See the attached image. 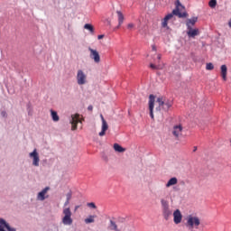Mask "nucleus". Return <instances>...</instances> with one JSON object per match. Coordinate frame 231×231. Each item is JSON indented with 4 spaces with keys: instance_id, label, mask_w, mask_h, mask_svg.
Instances as JSON below:
<instances>
[{
    "instance_id": "f257e3e1",
    "label": "nucleus",
    "mask_w": 231,
    "mask_h": 231,
    "mask_svg": "<svg viewBox=\"0 0 231 231\" xmlns=\"http://www.w3.org/2000/svg\"><path fill=\"white\" fill-rule=\"evenodd\" d=\"M185 7L181 5V3H180V0L176 3V9L172 11V13L167 14L162 21V27L166 28L169 30V21L173 19L174 15H178V17H187V13H180L181 10H183Z\"/></svg>"
},
{
    "instance_id": "f03ea898",
    "label": "nucleus",
    "mask_w": 231,
    "mask_h": 231,
    "mask_svg": "<svg viewBox=\"0 0 231 231\" xmlns=\"http://www.w3.org/2000/svg\"><path fill=\"white\" fill-rule=\"evenodd\" d=\"M185 226L189 228V230H198L199 228V226L201 225V219L198 216L195 215H188L185 217Z\"/></svg>"
},
{
    "instance_id": "7ed1b4c3",
    "label": "nucleus",
    "mask_w": 231,
    "mask_h": 231,
    "mask_svg": "<svg viewBox=\"0 0 231 231\" xmlns=\"http://www.w3.org/2000/svg\"><path fill=\"white\" fill-rule=\"evenodd\" d=\"M61 223L64 226H71L73 225V212L71 208L62 209Z\"/></svg>"
},
{
    "instance_id": "20e7f679",
    "label": "nucleus",
    "mask_w": 231,
    "mask_h": 231,
    "mask_svg": "<svg viewBox=\"0 0 231 231\" xmlns=\"http://www.w3.org/2000/svg\"><path fill=\"white\" fill-rule=\"evenodd\" d=\"M161 208L162 212V217L169 221V218L172 216V209H171V205L165 199H161Z\"/></svg>"
},
{
    "instance_id": "39448f33",
    "label": "nucleus",
    "mask_w": 231,
    "mask_h": 231,
    "mask_svg": "<svg viewBox=\"0 0 231 231\" xmlns=\"http://www.w3.org/2000/svg\"><path fill=\"white\" fill-rule=\"evenodd\" d=\"M158 106L155 108L156 111H160L162 109V111H168L172 107V101L167 100L164 97H158L156 100Z\"/></svg>"
},
{
    "instance_id": "423d86ee",
    "label": "nucleus",
    "mask_w": 231,
    "mask_h": 231,
    "mask_svg": "<svg viewBox=\"0 0 231 231\" xmlns=\"http://www.w3.org/2000/svg\"><path fill=\"white\" fill-rule=\"evenodd\" d=\"M76 82L78 86H86L88 84V74L84 69H79L76 72Z\"/></svg>"
},
{
    "instance_id": "0eeeda50",
    "label": "nucleus",
    "mask_w": 231,
    "mask_h": 231,
    "mask_svg": "<svg viewBox=\"0 0 231 231\" xmlns=\"http://www.w3.org/2000/svg\"><path fill=\"white\" fill-rule=\"evenodd\" d=\"M29 158L32 160V167H39L41 165V156L37 148H34L32 152L29 153Z\"/></svg>"
},
{
    "instance_id": "6e6552de",
    "label": "nucleus",
    "mask_w": 231,
    "mask_h": 231,
    "mask_svg": "<svg viewBox=\"0 0 231 231\" xmlns=\"http://www.w3.org/2000/svg\"><path fill=\"white\" fill-rule=\"evenodd\" d=\"M69 124H71L72 131H77V125L82 124V120H80V116L79 114L71 115Z\"/></svg>"
},
{
    "instance_id": "1a4fd4ad",
    "label": "nucleus",
    "mask_w": 231,
    "mask_h": 231,
    "mask_svg": "<svg viewBox=\"0 0 231 231\" xmlns=\"http://www.w3.org/2000/svg\"><path fill=\"white\" fill-rule=\"evenodd\" d=\"M89 58L96 63L99 64L100 62V53L96 49L88 47Z\"/></svg>"
},
{
    "instance_id": "9d476101",
    "label": "nucleus",
    "mask_w": 231,
    "mask_h": 231,
    "mask_svg": "<svg viewBox=\"0 0 231 231\" xmlns=\"http://www.w3.org/2000/svg\"><path fill=\"white\" fill-rule=\"evenodd\" d=\"M48 190H50V187H45L43 189L38 192L36 195V200L44 201L45 199H48V198H50V195H48Z\"/></svg>"
},
{
    "instance_id": "9b49d317",
    "label": "nucleus",
    "mask_w": 231,
    "mask_h": 231,
    "mask_svg": "<svg viewBox=\"0 0 231 231\" xmlns=\"http://www.w3.org/2000/svg\"><path fill=\"white\" fill-rule=\"evenodd\" d=\"M156 102V97L154 95L149 96V111L151 118L154 119V103Z\"/></svg>"
},
{
    "instance_id": "f8f14e48",
    "label": "nucleus",
    "mask_w": 231,
    "mask_h": 231,
    "mask_svg": "<svg viewBox=\"0 0 231 231\" xmlns=\"http://www.w3.org/2000/svg\"><path fill=\"white\" fill-rule=\"evenodd\" d=\"M100 118H101L102 125H101V131L99 132L98 135L106 136V131L109 129V125H107V121H106L103 115H100Z\"/></svg>"
},
{
    "instance_id": "ddd939ff",
    "label": "nucleus",
    "mask_w": 231,
    "mask_h": 231,
    "mask_svg": "<svg viewBox=\"0 0 231 231\" xmlns=\"http://www.w3.org/2000/svg\"><path fill=\"white\" fill-rule=\"evenodd\" d=\"M173 216V223L175 225H180L181 221H183V215L181 214V211L180 209H176L172 213Z\"/></svg>"
},
{
    "instance_id": "4468645a",
    "label": "nucleus",
    "mask_w": 231,
    "mask_h": 231,
    "mask_svg": "<svg viewBox=\"0 0 231 231\" xmlns=\"http://www.w3.org/2000/svg\"><path fill=\"white\" fill-rule=\"evenodd\" d=\"M5 228L8 231H17L14 227L10 226V224L5 218H0V231H6Z\"/></svg>"
},
{
    "instance_id": "2eb2a0df",
    "label": "nucleus",
    "mask_w": 231,
    "mask_h": 231,
    "mask_svg": "<svg viewBox=\"0 0 231 231\" xmlns=\"http://www.w3.org/2000/svg\"><path fill=\"white\" fill-rule=\"evenodd\" d=\"M171 133L175 138H180L181 133H183V126L181 125H174Z\"/></svg>"
},
{
    "instance_id": "dca6fc26",
    "label": "nucleus",
    "mask_w": 231,
    "mask_h": 231,
    "mask_svg": "<svg viewBox=\"0 0 231 231\" xmlns=\"http://www.w3.org/2000/svg\"><path fill=\"white\" fill-rule=\"evenodd\" d=\"M109 230L111 231H122L124 230V226L120 225V224H116V222L110 220L109 221Z\"/></svg>"
},
{
    "instance_id": "f3484780",
    "label": "nucleus",
    "mask_w": 231,
    "mask_h": 231,
    "mask_svg": "<svg viewBox=\"0 0 231 231\" xmlns=\"http://www.w3.org/2000/svg\"><path fill=\"white\" fill-rule=\"evenodd\" d=\"M187 35L189 37V39H194L195 37H198L199 35V29L197 28H189L187 29Z\"/></svg>"
},
{
    "instance_id": "a211bd4d",
    "label": "nucleus",
    "mask_w": 231,
    "mask_h": 231,
    "mask_svg": "<svg viewBox=\"0 0 231 231\" xmlns=\"http://www.w3.org/2000/svg\"><path fill=\"white\" fill-rule=\"evenodd\" d=\"M196 23H198V17H196V16L188 19L186 21L187 29L192 28V26H194L196 24Z\"/></svg>"
},
{
    "instance_id": "6ab92c4d",
    "label": "nucleus",
    "mask_w": 231,
    "mask_h": 231,
    "mask_svg": "<svg viewBox=\"0 0 231 231\" xmlns=\"http://www.w3.org/2000/svg\"><path fill=\"white\" fill-rule=\"evenodd\" d=\"M174 185H178V178L176 177L171 178L165 184V187L170 189V187H174Z\"/></svg>"
},
{
    "instance_id": "aec40b11",
    "label": "nucleus",
    "mask_w": 231,
    "mask_h": 231,
    "mask_svg": "<svg viewBox=\"0 0 231 231\" xmlns=\"http://www.w3.org/2000/svg\"><path fill=\"white\" fill-rule=\"evenodd\" d=\"M117 14V21H118V25L117 28H120V26H122V24H124V14H122V12L120 11H116Z\"/></svg>"
},
{
    "instance_id": "412c9836",
    "label": "nucleus",
    "mask_w": 231,
    "mask_h": 231,
    "mask_svg": "<svg viewBox=\"0 0 231 231\" xmlns=\"http://www.w3.org/2000/svg\"><path fill=\"white\" fill-rule=\"evenodd\" d=\"M220 71H221V77H222L223 80H226V75H227V71H228V68H226V65H222L220 67Z\"/></svg>"
},
{
    "instance_id": "4be33fe9",
    "label": "nucleus",
    "mask_w": 231,
    "mask_h": 231,
    "mask_svg": "<svg viewBox=\"0 0 231 231\" xmlns=\"http://www.w3.org/2000/svg\"><path fill=\"white\" fill-rule=\"evenodd\" d=\"M51 116L52 118V122H59L60 120L59 114H57V111L55 110H51Z\"/></svg>"
},
{
    "instance_id": "5701e85b",
    "label": "nucleus",
    "mask_w": 231,
    "mask_h": 231,
    "mask_svg": "<svg viewBox=\"0 0 231 231\" xmlns=\"http://www.w3.org/2000/svg\"><path fill=\"white\" fill-rule=\"evenodd\" d=\"M95 217H97V215H89L87 218H85L86 225L95 223Z\"/></svg>"
},
{
    "instance_id": "b1692460",
    "label": "nucleus",
    "mask_w": 231,
    "mask_h": 231,
    "mask_svg": "<svg viewBox=\"0 0 231 231\" xmlns=\"http://www.w3.org/2000/svg\"><path fill=\"white\" fill-rule=\"evenodd\" d=\"M114 151H116V152H125V148L122 147L118 143H115L114 144Z\"/></svg>"
},
{
    "instance_id": "393cba45",
    "label": "nucleus",
    "mask_w": 231,
    "mask_h": 231,
    "mask_svg": "<svg viewBox=\"0 0 231 231\" xmlns=\"http://www.w3.org/2000/svg\"><path fill=\"white\" fill-rule=\"evenodd\" d=\"M85 30H88L90 33H95V28L90 23H86L84 25Z\"/></svg>"
},
{
    "instance_id": "a878e982",
    "label": "nucleus",
    "mask_w": 231,
    "mask_h": 231,
    "mask_svg": "<svg viewBox=\"0 0 231 231\" xmlns=\"http://www.w3.org/2000/svg\"><path fill=\"white\" fill-rule=\"evenodd\" d=\"M208 5L210 8H216V6L217 5V0H210Z\"/></svg>"
},
{
    "instance_id": "bb28decb",
    "label": "nucleus",
    "mask_w": 231,
    "mask_h": 231,
    "mask_svg": "<svg viewBox=\"0 0 231 231\" xmlns=\"http://www.w3.org/2000/svg\"><path fill=\"white\" fill-rule=\"evenodd\" d=\"M87 207H88V208H92L93 210L97 209V204H95L94 202L87 203Z\"/></svg>"
},
{
    "instance_id": "cd10ccee",
    "label": "nucleus",
    "mask_w": 231,
    "mask_h": 231,
    "mask_svg": "<svg viewBox=\"0 0 231 231\" xmlns=\"http://www.w3.org/2000/svg\"><path fill=\"white\" fill-rule=\"evenodd\" d=\"M206 69H208V71H212V69H214V64L212 63H207L206 64Z\"/></svg>"
},
{
    "instance_id": "c85d7f7f",
    "label": "nucleus",
    "mask_w": 231,
    "mask_h": 231,
    "mask_svg": "<svg viewBox=\"0 0 231 231\" xmlns=\"http://www.w3.org/2000/svg\"><path fill=\"white\" fill-rule=\"evenodd\" d=\"M150 68H152V69H162V67H160V65H155L154 63H151Z\"/></svg>"
},
{
    "instance_id": "c756f323",
    "label": "nucleus",
    "mask_w": 231,
    "mask_h": 231,
    "mask_svg": "<svg viewBox=\"0 0 231 231\" xmlns=\"http://www.w3.org/2000/svg\"><path fill=\"white\" fill-rule=\"evenodd\" d=\"M69 206V200H66L63 204L62 210H64L65 208H71Z\"/></svg>"
},
{
    "instance_id": "7c9ffc66",
    "label": "nucleus",
    "mask_w": 231,
    "mask_h": 231,
    "mask_svg": "<svg viewBox=\"0 0 231 231\" xmlns=\"http://www.w3.org/2000/svg\"><path fill=\"white\" fill-rule=\"evenodd\" d=\"M71 197H72L71 191L68 192L66 194V200L71 201Z\"/></svg>"
},
{
    "instance_id": "2f4dec72",
    "label": "nucleus",
    "mask_w": 231,
    "mask_h": 231,
    "mask_svg": "<svg viewBox=\"0 0 231 231\" xmlns=\"http://www.w3.org/2000/svg\"><path fill=\"white\" fill-rule=\"evenodd\" d=\"M1 116L2 118H8V114L6 113V111L3 110L1 112Z\"/></svg>"
},
{
    "instance_id": "473e14b6",
    "label": "nucleus",
    "mask_w": 231,
    "mask_h": 231,
    "mask_svg": "<svg viewBox=\"0 0 231 231\" xmlns=\"http://www.w3.org/2000/svg\"><path fill=\"white\" fill-rule=\"evenodd\" d=\"M127 28L128 30H133V28H134V23H128Z\"/></svg>"
},
{
    "instance_id": "72a5a7b5",
    "label": "nucleus",
    "mask_w": 231,
    "mask_h": 231,
    "mask_svg": "<svg viewBox=\"0 0 231 231\" xmlns=\"http://www.w3.org/2000/svg\"><path fill=\"white\" fill-rule=\"evenodd\" d=\"M79 208H80V206H75L74 211L77 212V210H79Z\"/></svg>"
},
{
    "instance_id": "f704fd0d",
    "label": "nucleus",
    "mask_w": 231,
    "mask_h": 231,
    "mask_svg": "<svg viewBox=\"0 0 231 231\" xmlns=\"http://www.w3.org/2000/svg\"><path fill=\"white\" fill-rule=\"evenodd\" d=\"M104 37V34H100L97 36V39L100 41Z\"/></svg>"
},
{
    "instance_id": "c9c22d12",
    "label": "nucleus",
    "mask_w": 231,
    "mask_h": 231,
    "mask_svg": "<svg viewBox=\"0 0 231 231\" xmlns=\"http://www.w3.org/2000/svg\"><path fill=\"white\" fill-rule=\"evenodd\" d=\"M88 111H93V106H88Z\"/></svg>"
},
{
    "instance_id": "e433bc0d",
    "label": "nucleus",
    "mask_w": 231,
    "mask_h": 231,
    "mask_svg": "<svg viewBox=\"0 0 231 231\" xmlns=\"http://www.w3.org/2000/svg\"><path fill=\"white\" fill-rule=\"evenodd\" d=\"M152 51H156V46H155V45H152Z\"/></svg>"
},
{
    "instance_id": "4c0bfd02",
    "label": "nucleus",
    "mask_w": 231,
    "mask_h": 231,
    "mask_svg": "<svg viewBox=\"0 0 231 231\" xmlns=\"http://www.w3.org/2000/svg\"><path fill=\"white\" fill-rule=\"evenodd\" d=\"M157 59H158V60H162V54H158Z\"/></svg>"
},
{
    "instance_id": "58836bf2",
    "label": "nucleus",
    "mask_w": 231,
    "mask_h": 231,
    "mask_svg": "<svg viewBox=\"0 0 231 231\" xmlns=\"http://www.w3.org/2000/svg\"><path fill=\"white\" fill-rule=\"evenodd\" d=\"M198 151V146H194L193 152H196Z\"/></svg>"
}]
</instances>
